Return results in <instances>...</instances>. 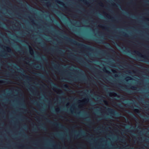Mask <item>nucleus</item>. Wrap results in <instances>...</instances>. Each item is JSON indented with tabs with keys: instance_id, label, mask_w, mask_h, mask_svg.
I'll list each match as a JSON object with an SVG mask.
<instances>
[{
	"instance_id": "f257e3e1",
	"label": "nucleus",
	"mask_w": 149,
	"mask_h": 149,
	"mask_svg": "<svg viewBox=\"0 0 149 149\" xmlns=\"http://www.w3.org/2000/svg\"><path fill=\"white\" fill-rule=\"evenodd\" d=\"M64 38L67 39L68 40V41L70 42L73 44L77 45L80 46L81 47H83L85 48L86 49H88L90 50L91 49V47L87 46L85 45H84L82 44L79 43L78 42H77V41L74 40L73 39H71L70 38H68L67 37H64Z\"/></svg>"
},
{
	"instance_id": "f03ea898",
	"label": "nucleus",
	"mask_w": 149,
	"mask_h": 149,
	"mask_svg": "<svg viewBox=\"0 0 149 149\" xmlns=\"http://www.w3.org/2000/svg\"><path fill=\"white\" fill-rule=\"evenodd\" d=\"M46 120H47V121L50 123L52 125L60 127L61 129H65V127L63 125L61 124L60 123H52L49 119L46 118Z\"/></svg>"
},
{
	"instance_id": "7ed1b4c3",
	"label": "nucleus",
	"mask_w": 149,
	"mask_h": 149,
	"mask_svg": "<svg viewBox=\"0 0 149 149\" xmlns=\"http://www.w3.org/2000/svg\"><path fill=\"white\" fill-rule=\"evenodd\" d=\"M107 111L110 112L113 115H115L118 116V113L114 109L108 108H107Z\"/></svg>"
},
{
	"instance_id": "20e7f679",
	"label": "nucleus",
	"mask_w": 149,
	"mask_h": 149,
	"mask_svg": "<svg viewBox=\"0 0 149 149\" xmlns=\"http://www.w3.org/2000/svg\"><path fill=\"white\" fill-rule=\"evenodd\" d=\"M94 40L97 42L103 44L104 43V40L102 39H95Z\"/></svg>"
},
{
	"instance_id": "39448f33",
	"label": "nucleus",
	"mask_w": 149,
	"mask_h": 149,
	"mask_svg": "<svg viewBox=\"0 0 149 149\" xmlns=\"http://www.w3.org/2000/svg\"><path fill=\"white\" fill-rule=\"evenodd\" d=\"M134 52L138 56H139V57H141V58H144V56H142V54L141 53H140L138 51H134Z\"/></svg>"
},
{
	"instance_id": "423d86ee",
	"label": "nucleus",
	"mask_w": 149,
	"mask_h": 149,
	"mask_svg": "<svg viewBox=\"0 0 149 149\" xmlns=\"http://www.w3.org/2000/svg\"><path fill=\"white\" fill-rule=\"evenodd\" d=\"M76 59L78 62H79L82 65L87 66L85 63L83 62L82 61H81V60H79V59L78 58H76Z\"/></svg>"
},
{
	"instance_id": "0eeeda50",
	"label": "nucleus",
	"mask_w": 149,
	"mask_h": 149,
	"mask_svg": "<svg viewBox=\"0 0 149 149\" xmlns=\"http://www.w3.org/2000/svg\"><path fill=\"white\" fill-rule=\"evenodd\" d=\"M10 81H6L5 80L0 81V83L8 84L10 83Z\"/></svg>"
},
{
	"instance_id": "6e6552de",
	"label": "nucleus",
	"mask_w": 149,
	"mask_h": 149,
	"mask_svg": "<svg viewBox=\"0 0 149 149\" xmlns=\"http://www.w3.org/2000/svg\"><path fill=\"white\" fill-rule=\"evenodd\" d=\"M49 82H50L53 85V87L54 88H55L56 86H55V84L52 82V81L51 79L49 78Z\"/></svg>"
},
{
	"instance_id": "1a4fd4ad",
	"label": "nucleus",
	"mask_w": 149,
	"mask_h": 149,
	"mask_svg": "<svg viewBox=\"0 0 149 149\" xmlns=\"http://www.w3.org/2000/svg\"><path fill=\"white\" fill-rule=\"evenodd\" d=\"M29 48L30 49V53L31 54H32L33 53V49L31 48V47L30 46H29Z\"/></svg>"
},
{
	"instance_id": "9d476101",
	"label": "nucleus",
	"mask_w": 149,
	"mask_h": 149,
	"mask_svg": "<svg viewBox=\"0 0 149 149\" xmlns=\"http://www.w3.org/2000/svg\"><path fill=\"white\" fill-rule=\"evenodd\" d=\"M144 120L147 121V120H149V116H147L146 117H144L143 118Z\"/></svg>"
},
{
	"instance_id": "9b49d317",
	"label": "nucleus",
	"mask_w": 149,
	"mask_h": 149,
	"mask_svg": "<svg viewBox=\"0 0 149 149\" xmlns=\"http://www.w3.org/2000/svg\"><path fill=\"white\" fill-rule=\"evenodd\" d=\"M103 70L104 71L106 72L107 73H110V72L108 71V70H107L106 69V68H103Z\"/></svg>"
},
{
	"instance_id": "f8f14e48",
	"label": "nucleus",
	"mask_w": 149,
	"mask_h": 149,
	"mask_svg": "<svg viewBox=\"0 0 149 149\" xmlns=\"http://www.w3.org/2000/svg\"><path fill=\"white\" fill-rule=\"evenodd\" d=\"M88 101V99H85L84 100L82 101V102H84V103H87V102Z\"/></svg>"
},
{
	"instance_id": "ddd939ff",
	"label": "nucleus",
	"mask_w": 149,
	"mask_h": 149,
	"mask_svg": "<svg viewBox=\"0 0 149 149\" xmlns=\"http://www.w3.org/2000/svg\"><path fill=\"white\" fill-rule=\"evenodd\" d=\"M105 45L107 47H111L110 44L108 43H107V42L105 43Z\"/></svg>"
},
{
	"instance_id": "4468645a",
	"label": "nucleus",
	"mask_w": 149,
	"mask_h": 149,
	"mask_svg": "<svg viewBox=\"0 0 149 149\" xmlns=\"http://www.w3.org/2000/svg\"><path fill=\"white\" fill-rule=\"evenodd\" d=\"M37 75H38L39 76H40V77H41L42 78V79H44V78H45L46 77L45 76H43L42 75H39V74H37Z\"/></svg>"
},
{
	"instance_id": "2eb2a0df",
	"label": "nucleus",
	"mask_w": 149,
	"mask_h": 149,
	"mask_svg": "<svg viewBox=\"0 0 149 149\" xmlns=\"http://www.w3.org/2000/svg\"><path fill=\"white\" fill-rule=\"evenodd\" d=\"M6 48L7 49L8 51L9 52H10L11 51V49L10 48L8 47H6Z\"/></svg>"
},
{
	"instance_id": "dca6fc26",
	"label": "nucleus",
	"mask_w": 149,
	"mask_h": 149,
	"mask_svg": "<svg viewBox=\"0 0 149 149\" xmlns=\"http://www.w3.org/2000/svg\"><path fill=\"white\" fill-rule=\"evenodd\" d=\"M131 89H134V90H136L137 89V88L135 87V86H132L131 87Z\"/></svg>"
},
{
	"instance_id": "f3484780",
	"label": "nucleus",
	"mask_w": 149,
	"mask_h": 149,
	"mask_svg": "<svg viewBox=\"0 0 149 149\" xmlns=\"http://www.w3.org/2000/svg\"><path fill=\"white\" fill-rule=\"evenodd\" d=\"M64 87L65 88H67L68 87V86L67 84H65L64 85Z\"/></svg>"
},
{
	"instance_id": "a211bd4d",
	"label": "nucleus",
	"mask_w": 149,
	"mask_h": 149,
	"mask_svg": "<svg viewBox=\"0 0 149 149\" xmlns=\"http://www.w3.org/2000/svg\"><path fill=\"white\" fill-rule=\"evenodd\" d=\"M23 76L26 78L28 79H29V78H30V77L29 76L26 75H23Z\"/></svg>"
},
{
	"instance_id": "6ab92c4d",
	"label": "nucleus",
	"mask_w": 149,
	"mask_h": 149,
	"mask_svg": "<svg viewBox=\"0 0 149 149\" xmlns=\"http://www.w3.org/2000/svg\"><path fill=\"white\" fill-rule=\"evenodd\" d=\"M134 111L136 112L137 113H139L138 110L137 109H134Z\"/></svg>"
},
{
	"instance_id": "aec40b11",
	"label": "nucleus",
	"mask_w": 149,
	"mask_h": 149,
	"mask_svg": "<svg viewBox=\"0 0 149 149\" xmlns=\"http://www.w3.org/2000/svg\"><path fill=\"white\" fill-rule=\"evenodd\" d=\"M131 104V103L129 102V103H127V104H126V105L128 106H129V107H130L131 108L133 107L132 106H130L129 105Z\"/></svg>"
},
{
	"instance_id": "412c9836",
	"label": "nucleus",
	"mask_w": 149,
	"mask_h": 149,
	"mask_svg": "<svg viewBox=\"0 0 149 149\" xmlns=\"http://www.w3.org/2000/svg\"><path fill=\"white\" fill-rule=\"evenodd\" d=\"M112 71L113 73H117V72L116 71V70H112Z\"/></svg>"
},
{
	"instance_id": "4be33fe9",
	"label": "nucleus",
	"mask_w": 149,
	"mask_h": 149,
	"mask_svg": "<svg viewBox=\"0 0 149 149\" xmlns=\"http://www.w3.org/2000/svg\"><path fill=\"white\" fill-rule=\"evenodd\" d=\"M103 102L105 103V104L107 103V101L106 100H103Z\"/></svg>"
},
{
	"instance_id": "5701e85b",
	"label": "nucleus",
	"mask_w": 149,
	"mask_h": 149,
	"mask_svg": "<svg viewBox=\"0 0 149 149\" xmlns=\"http://www.w3.org/2000/svg\"><path fill=\"white\" fill-rule=\"evenodd\" d=\"M145 140L146 141H147V142H149V139H146V138H145Z\"/></svg>"
},
{
	"instance_id": "b1692460",
	"label": "nucleus",
	"mask_w": 149,
	"mask_h": 149,
	"mask_svg": "<svg viewBox=\"0 0 149 149\" xmlns=\"http://www.w3.org/2000/svg\"><path fill=\"white\" fill-rule=\"evenodd\" d=\"M123 33L124 34L125 36H127V34L123 32Z\"/></svg>"
},
{
	"instance_id": "393cba45",
	"label": "nucleus",
	"mask_w": 149,
	"mask_h": 149,
	"mask_svg": "<svg viewBox=\"0 0 149 149\" xmlns=\"http://www.w3.org/2000/svg\"><path fill=\"white\" fill-rule=\"evenodd\" d=\"M32 101L33 102V103H34L35 104L37 105V102H36V101Z\"/></svg>"
},
{
	"instance_id": "a878e982",
	"label": "nucleus",
	"mask_w": 149,
	"mask_h": 149,
	"mask_svg": "<svg viewBox=\"0 0 149 149\" xmlns=\"http://www.w3.org/2000/svg\"><path fill=\"white\" fill-rule=\"evenodd\" d=\"M113 94H114V96H116L117 95V93H114Z\"/></svg>"
},
{
	"instance_id": "bb28decb",
	"label": "nucleus",
	"mask_w": 149,
	"mask_h": 149,
	"mask_svg": "<svg viewBox=\"0 0 149 149\" xmlns=\"http://www.w3.org/2000/svg\"><path fill=\"white\" fill-rule=\"evenodd\" d=\"M35 67H36L37 68H40V66H37L35 65Z\"/></svg>"
},
{
	"instance_id": "cd10ccee",
	"label": "nucleus",
	"mask_w": 149,
	"mask_h": 149,
	"mask_svg": "<svg viewBox=\"0 0 149 149\" xmlns=\"http://www.w3.org/2000/svg\"><path fill=\"white\" fill-rule=\"evenodd\" d=\"M142 98H141L140 97L138 98V99L139 100H142Z\"/></svg>"
},
{
	"instance_id": "c85d7f7f",
	"label": "nucleus",
	"mask_w": 149,
	"mask_h": 149,
	"mask_svg": "<svg viewBox=\"0 0 149 149\" xmlns=\"http://www.w3.org/2000/svg\"><path fill=\"white\" fill-rule=\"evenodd\" d=\"M108 87V86H104V88L105 90H106V89L107 90V88H106V87Z\"/></svg>"
},
{
	"instance_id": "c756f323",
	"label": "nucleus",
	"mask_w": 149,
	"mask_h": 149,
	"mask_svg": "<svg viewBox=\"0 0 149 149\" xmlns=\"http://www.w3.org/2000/svg\"><path fill=\"white\" fill-rule=\"evenodd\" d=\"M78 71L81 72H83L82 71L81 69H79Z\"/></svg>"
},
{
	"instance_id": "7c9ffc66",
	"label": "nucleus",
	"mask_w": 149,
	"mask_h": 149,
	"mask_svg": "<svg viewBox=\"0 0 149 149\" xmlns=\"http://www.w3.org/2000/svg\"><path fill=\"white\" fill-rule=\"evenodd\" d=\"M121 50L123 51V52H126V51H127V50L126 51H123V49H121Z\"/></svg>"
},
{
	"instance_id": "2f4dec72",
	"label": "nucleus",
	"mask_w": 149,
	"mask_h": 149,
	"mask_svg": "<svg viewBox=\"0 0 149 149\" xmlns=\"http://www.w3.org/2000/svg\"><path fill=\"white\" fill-rule=\"evenodd\" d=\"M41 44L43 46H44L45 45H46V44L45 43H44L43 44H42V43H41Z\"/></svg>"
},
{
	"instance_id": "473e14b6",
	"label": "nucleus",
	"mask_w": 149,
	"mask_h": 149,
	"mask_svg": "<svg viewBox=\"0 0 149 149\" xmlns=\"http://www.w3.org/2000/svg\"><path fill=\"white\" fill-rule=\"evenodd\" d=\"M118 75H117V74H115V77H118Z\"/></svg>"
},
{
	"instance_id": "72a5a7b5",
	"label": "nucleus",
	"mask_w": 149,
	"mask_h": 149,
	"mask_svg": "<svg viewBox=\"0 0 149 149\" xmlns=\"http://www.w3.org/2000/svg\"><path fill=\"white\" fill-rule=\"evenodd\" d=\"M72 57V56L71 55H69V56H68V57ZM73 57H74V56H73Z\"/></svg>"
},
{
	"instance_id": "f704fd0d",
	"label": "nucleus",
	"mask_w": 149,
	"mask_h": 149,
	"mask_svg": "<svg viewBox=\"0 0 149 149\" xmlns=\"http://www.w3.org/2000/svg\"><path fill=\"white\" fill-rule=\"evenodd\" d=\"M70 111L71 113L72 114H73V112L72 111L70 110Z\"/></svg>"
},
{
	"instance_id": "c9c22d12",
	"label": "nucleus",
	"mask_w": 149,
	"mask_h": 149,
	"mask_svg": "<svg viewBox=\"0 0 149 149\" xmlns=\"http://www.w3.org/2000/svg\"><path fill=\"white\" fill-rule=\"evenodd\" d=\"M22 68H20V69H18V70L19 71H22L21 70H22Z\"/></svg>"
},
{
	"instance_id": "e433bc0d",
	"label": "nucleus",
	"mask_w": 149,
	"mask_h": 149,
	"mask_svg": "<svg viewBox=\"0 0 149 149\" xmlns=\"http://www.w3.org/2000/svg\"><path fill=\"white\" fill-rule=\"evenodd\" d=\"M110 49V50H111V51H114V50H113L112 49H111V48Z\"/></svg>"
},
{
	"instance_id": "4c0bfd02",
	"label": "nucleus",
	"mask_w": 149,
	"mask_h": 149,
	"mask_svg": "<svg viewBox=\"0 0 149 149\" xmlns=\"http://www.w3.org/2000/svg\"><path fill=\"white\" fill-rule=\"evenodd\" d=\"M112 94V93H109V95L111 96V95Z\"/></svg>"
},
{
	"instance_id": "58836bf2",
	"label": "nucleus",
	"mask_w": 149,
	"mask_h": 149,
	"mask_svg": "<svg viewBox=\"0 0 149 149\" xmlns=\"http://www.w3.org/2000/svg\"><path fill=\"white\" fill-rule=\"evenodd\" d=\"M135 119H136V120H138V118H136V116H135Z\"/></svg>"
},
{
	"instance_id": "ea45409f",
	"label": "nucleus",
	"mask_w": 149,
	"mask_h": 149,
	"mask_svg": "<svg viewBox=\"0 0 149 149\" xmlns=\"http://www.w3.org/2000/svg\"><path fill=\"white\" fill-rule=\"evenodd\" d=\"M128 93H131V91H128Z\"/></svg>"
},
{
	"instance_id": "a19ab883",
	"label": "nucleus",
	"mask_w": 149,
	"mask_h": 149,
	"mask_svg": "<svg viewBox=\"0 0 149 149\" xmlns=\"http://www.w3.org/2000/svg\"><path fill=\"white\" fill-rule=\"evenodd\" d=\"M16 78L18 79H20V78L19 77H17Z\"/></svg>"
},
{
	"instance_id": "79ce46f5",
	"label": "nucleus",
	"mask_w": 149,
	"mask_h": 149,
	"mask_svg": "<svg viewBox=\"0 0 149 149\" xmlns=\"http://www.w3.org/2000/svg\"><path fill=\"white\" fill-rule=\"evenodd\" d=\"M81 132H82L83 133H84V132L83 131H82V130H81Z\"/></svg>"
},
{
	"instance_id": "37998d69",
	"label": "nucleus",
	"mask_w": 149,
	"mask_h": 149,
	"mask_svg": "<svg viewBox=\"0 0 149 149\" xmlns=\"http://www.w3.org/2000/svg\"><path fill=\"white\" fill-rule=\"evenodd\" d=\"M45 4H49V3H46Z\"/></svg>"
},
{
	"instance_id": "c03bdc74",
	"label": "nucleus",
	"mask_w": 149,
	"mask_h": 149,
	"mask_svg": "<svg viewBox=\"0 0 149 149\" xmlns=\"http://www.w3.org/2000/svg\"><path fill=\"white\" fill-rule=\"evenodd\" d=\"M121 141H125V140L123 139H121Z\"/></svg>"
},
{
	"instance_id": "a18cd8bd",
	"label": "nucleus",
	"mask_w": 149,
	"mask_h": 149,
	"mask_svg": "<svg viewBox=\"0 0 149 149\" xmlns=\"http://www.w3.org/2000/svg\"><path fill=\"white\" fill-rule=\"evenodd\" d=\"M123 97V96H118V97Z\"/></svg>"
},
{
	"instance_id": "49530a36",
	"label": "nucleus",
	"mask_w": 149,
	"mask_h": 149,
	"mask_svg": "<svg viewBox=\"0 0 149 149\" xmlns=\"http://www.w3.org/2000/svg\"><path fill=\"white\" fill-rule=\"evenodd\" d=\"M43 59H46V58L45 57H44V56L43 57Z\"/></svg>"
},
{
	"instance_id": "de8ad7c7",
	"label": "nucleus",
	"mask_w": 149,
	"mask_h": 149,
	"mask_svg": "<svg viewBox=\"0 0 149 149\" xmlns=\"http://www.w3.org/2000/svg\"><path fill=\"white\" fill-rule=\"evenodd\" d=\"M58 109H56V111L57 112L58 111Z\"/></svg>"
},
{
	"instance_id": "09e8293b",
	"label": "nucleus",
	"mask_w": 149,
	"mask_h": 149,
	"mask_svg": "<svg viewBox=\"0 0 149 149\" xmlns=\"http://www.w3.org/2000/svg\"><path fill=\"white\" fill-rule=\"evenodd\" d=\"M56 1L57 2V3H59V1Z\"/></svg>"
},
{
	"instance_id": "8fccbe9b",
	"label": "nucleus",
	"mask_w": 149,
	"mask_h": 149,
	"mask_svg": "<svg viewBox=\"0 0 149 149\" xmlns=\"http://www.w3.org/2000/svg\"><path fill=\"white\" fill-rule=\"evenodd\" d=\"M33 109H34L35 110H36V109H35V108L33 107Z\"/></svg>"
},
{
	"instance_id": "3c124183",
	"label": "nucleus",
	"mask_w": 149,
	"mask_h": 149,
	"mask_svg": "<svg viewBox=\"0 0 149 149\" xmlns=\"http://www.w3.org/2000/svg\"><path fill=\"white\" fill-rule=\"evenodd\" d=\"M79 80L80 81H83V80H81V79H79Z\"/></svg>"
},
{
	"instance_id": "603ef678",
	"label": "nucleus",
	"mask_w": 149,
	"mask_h": 149,
	"mask_svg": "<svg viewBox=\"0 0 149 149\" xmlns=\"http://www.w3.org/2000/svg\"><path fill=\"white\" fill-rule=\"evenodd\" d=\"M100 26V27H102L101 25H100V26Z\"/></svg>"
},
{
	"instance_id": "864d4df0",
	"label": "nucleus",
	"mask_w": 149,
	"mask_h": 149,
	"mask_svg": "<svg viewBox=\"0 0 149 149\" xmlns=\"http://www.w3.org/2000/svg\"><path fill=\"white\" fill-rule=\"evenodd\" d=\"M100 97H102V98H104V97H103L102 96H100Z\"/></svg>"
},
{
	"instance_id": "5fc2aeb1",
	"label": "nucleus",
	"mask_w": 149,
	"mask_h": 149,
	"mask_svg": "<svg viewBox=\"0 0 149 149\" xmlns=\"http://www.w3.org/2000/svg\"><path fill=\"white\" fill-rule=\"evenodd\" d=\"M52 64H54V63H52Z\"/></svg>"
},
{
	"instance_id": "6e6d98bb",
	"label": "nucleus",
	"mask_w": 149,
	"mask_h": 149,
	"mask_svg": "<svg viewBox=\"0 0 149 149\" xmlns=\"http://www.w3.org/2000/svg\"><path fill=\"white\" fill-rule=\"evenodd\" d=\"M124 99L123 98H121V99H122V100H123Z\"/></svg>"
},
{
	"instance_id": "4d7b16f0",
	"label": "nucleus",
	"mask_w": 149,
	"mask_h": 149,
	"mask_svg": "<svg viewBox=\"0 0 149 149\" xmlns=\"http://www.w3.org/2000/svg\"><path fill=\"white\" fill-rule=\"evenodd\" d=\"M92 103L93 104H94V103H93V102H92Z\"/></svg>"
},
{
	"instance_id": "13d9d810",
	"label": "nucleus",
	"mask_w": 149,
	"mask_h": 149,
	"mask_svg": "<svg viewBox=\"0 0 149 149\" xmlns=\"http://www.w3.org/2000/svg\"><path fill=\"white\" fill-rule=\"evenodd\" d=\"M43 69L44 70H45V68H44V67H43Z\"/></svg>"
},
{
	"instance_id": "bf43d9fd",
	"label": "nucleus",
	"mask_w": 149,
	"mask_h": 149,
	"mask_svg": "<svg viewBox=\"0 0 149 149\" xmlns=\"http://www.w3.org/2000/svg\"><path fill=\"white\" fill-rule=\"evenodd\" d=\"M88 66V67H89V68L90 67V66Z\"/></svg>"
},
{
	"instance_id": "052dcab7",
	"label": "nucleus",
	"mask_w": 149,
	"mask_h": 149,
	"mask_svg": "<svg viewBox=\"0 0 149 149\" xmlns=\"http://www.w3.org/2000/svg\"><path fill=\"white\" fill-rule=\"evenodd\" d=\"M119 105L120 106H121V105L120 104H119Z\"/></svg>"
},
{
	"instance_id": "680f3d73",
	"label": "nucleus",
	"mask_w": 149,
	"mask_h": 149,
	"mask_svg": "<svg viewBox=\"0 0 149 149\" xmlns=\"http://www.w3.org/2000/svg\"><path fill=\"white\" fill-rule=\"evenodd\" d=\"M142 117H144V116H142Z\"/></svg>"
},
{
	"instance_id": "e2e57ef3",
	"label": "nucleus",
	"mask_w": 149,
	"mask_h": 149,
	"mask_svg": "<svg viewBox=\"0 0 149 149\" xmlns=\"http://www.w3.org/2000/svg\"><path fill=\"white\" fill-rule=\"evenodd\" d=\"M24 119H26V118L25 117H24Z\"/></svg>"
},
{
	"instance_id": "0e129e2a",
	"label": "nucleus",
	"mask_w": 149,
	"mask_h": 149,
	"mask_svg": "<svg viewBox=\"0 0 149 149\" xmlns=\"http://www.w3.org/2000/svg\"><path fill=\"white\" fill-rule=\"evenodd\" d=\"M74 66L75 68H76V66Z\"/></svg>"
},
{
	"instance_id": "69168bd1",
	"label": "nucleus",
	"mask_w": 149,
	"mask_h": 149,
	"mask_svg": "<svg viewBox=\"0 0 149 149\" xmlns=\"http://www.w3.org/2000/svg\"><path fill=\"white\" fill-rule=\"evenodd\" d=\"M74 17H75L76 16L75 15H74Z\"/></svg>"
},
{
	"instance_id": "338daca9",
	"label": "nucleus",
	"mask_w": 149,
	"mask_h": 149,
	"mask_svg": "<svg viewBox=\"0 0 149 149\" xmlns=\"http://www.w3.org/2000/svg\"><path fill=\"white\" fill-rule=\"evenodd\" d=\"M100 101H102V100H100Z\"/></svg>"
},
{
	"instance_id": "774afa93",
	"label": "nucleus",
	"mask_w": 149,
	"mask_h": 149,
	"mask_svg": "<svg viewBox=\"0 0 149 149\" xmlns=\"http://www.w3.org/2000/svg\"><path fill=\"white\" fill-rule=\"evenodd\" d=\"M130 149H133V148H131Z\"/></svg>"
}]
</instances>
